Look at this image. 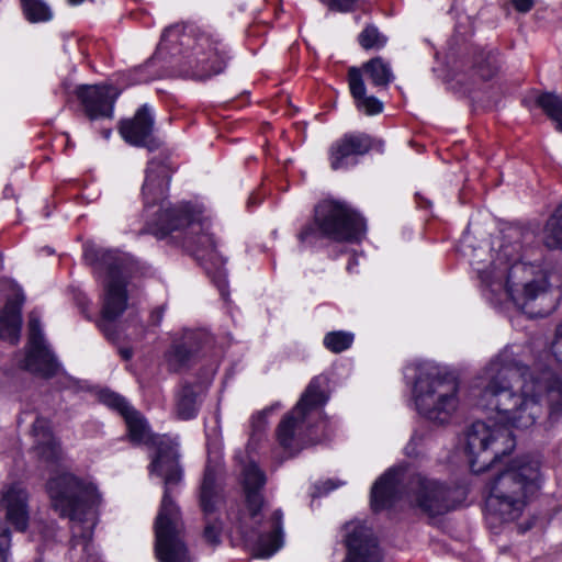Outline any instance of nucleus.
<instances>
[{
	"label": "nucleus",
	"mask_w": 562,
	"mask_h": 562,
	"mask_svg": "<svg viewBox=\"0 0 562 562\" xmlns=\"http://www.w3.org/2000/svg\"><path fill=\"white\" fill-rule=\"evenodd\" d=\"M338 485L335 484L331 480H328L326 481L324 484H323V488H324V493H328L333 490H335Z\"/></svg>",
	"instance_id": "obj_46"
},
{
	"label": "nucleus",
	"mask_w": 562,
	"mask_h": 562,
	"mask_svg": "<svg viewBox=\"0 0 562 562\" xmlns=\"http://www.w3.org/2000/svg\"><path fill=\"white\" fill-rule=\"evenodd\" d=\"M531 527H532V522H528L526 526L520 525V526L518 527V528H519V532L524 533V532H526L527 530H529Z\"/></svg>",
	"instance_id": "obj_47"
},
{
	"label": "nucleus",
	"mask_w": 562,
	"mask_h": 562,
	"mask_svg": "<svg viewBox=\"0 0 562 562\" xmlns=\"http://www.w3.org/2000/svg\"><path fill=\"white\" fill-rule=\"evenodd\" d=\"M404 473L392 468L382 474L371 488V507L374 512L390 508L403 497Z\"/></svg>",
	"instance_id": "obj_23"
},
{
	"label": "nucleus",
	"mask_w": 562,
	"mask_h": 562,
	"mask_svg": "<svg viewBox=\"0 0 562 562\" xmlns=\"http://www.w3.org/2000/svg\"><path fill=\"white\" fill-rule=\"evenodd\" d=\"M157 235L169 237L198 260L206 256L212 258L215 252L213 237L206 232L202 213L190 203H180L165 209L158 215Z\"/></svg>",
	"instance_id": "obj_9"
},
{
	"label": "nucleus",
	"mask_w": 562,
	"mask_h": 562,
	"mask_svg": "<svg viewBox=\"0 0 562 562\" xmlns=\"http://www.w3.org/2000/svg\"><path fill=\"white\" fill-rule=\"evenodd\" d=\"M46 490L53 509L60 517L71 521H82L86 512L98 502L97 487L78 476L61 472L52 476L46 483Z\"/></svg>",
	"instance_id": "obj_13"
},
{
	"label": "nucleus",
	"mask_w": 562,
	"mask_h": 562,
	"mask_svg": "<svg viewBox=\"0 0 562 562\" xmlns=\"http://www.w3.org/2000/svg\"><path fill=\"white\" fill-rule=\"evenodd\" d=\"M557 331H559V334L562 335V323L557 327Z\"/></svg>",
	"instance_id": "obj_49"
},
{
	"label": "nucleus",
	"mask_w": 562,
	"mask_h": 562,
	"mask_svg": "<svg viewBox=\"0 0 562 562\" xmlns=\"http://www.w3.org/2000/svg\"><path fill=\"white\" fill-rule=\"evenodd\" d=\"M353 334L342 330L327 333L324 337V346L334 353H339L351 347Z\"/></svg>",
	"instance_id": "obj_35"
},
{
	"label": "nucleus",
	"mask_w": 562,
	"mask_h": 562,
	"mask_svg": "<svg viewBox=\"0 0 562 562\" xmlns=\"http://www.w3.org/2000/svg\"><path fill=\"white\" fill-rule=\"evenodd\" d=\"M404 490L411 505L429 517L443 515L454 508L451 490L420 474L411 475Z\"/></svg>",
	"instance_id": "obj_15"
},
{
	"label": "nucleus",
	"mask_w": 562,
	"mask_h": 562,
	"mask_svg": "<svg viewBox=\"0 0 562 562\" xmlns=\"http://www.w3.org/2000/svg\"><path fill=\"white\" fill-rule=\"evenodd\" d=\"M154 126L153 112L147 104H143L132 119L120 122L119 131L127 144L155 151L160 148L162 143L154 135Z\"/></svg>",
	"instance_id": "obj_18"
},
{
	"label": "nucleus",
	"mask_w": 562,
	"mask_h": 562,
	"mask_svg": "<svg viewBox=\"0 0 562 562\" xmlns=\"http://www.w3.org/2000/svg\"><path fill=\"white\" fill-rule=\"evenodd\" d=\"M266 484L265 473L255 463H248L243 469V490L250 518L256 525L255 543L257 555L269 558L282 546V512L274 510L267 520H259L260 510L265 504L262 490Z\"/></svg>",
	"instance_id": "obj_11"
},
{
	"label": "nucleus",
	"mask_w": 562,
	"mask_h": 562,
	"mask_svg": "<svg viewBox=\"0 0 562 562\" xmlns=\"http://www.w3.org/2000/svg\"><path fill=\"white\" fill-rule=\"evenodd\" d=\"M544 244L550 249L562 248V204L555 209L546 224Z\"/></svg>",
	"instance_id": "obj_33"
},
{
	"label": "nucleus",
	"mask_w": 562,
	"mask_h": 562,
	"mask_svg": "<svg viewBox=\"0 0 562 562\" xmlns=\"http://www.w3.org/2000/svg\"><path fill=\"white\" fill-rule=\"evenodd\" d=\"M75 300H76V302H77L78 306L80 307L81 313H83V314L86 315V317H87L88 319H90V316L86 314V312H87V306H88V304H89V301H88L87 296H86L83 293L78 292V293H76V295H75Z\"/></svg>",
	"instance_id": "obj_43"
},
{
	"label": "nucleus",
	"mask_w": 562,
	"mask_h": 562,
	"mask_svg": "<svg viewBox=\"0 0 562 562\" xmlns=\"http://www.w3.org/2000/svg\"><path fill=\"white\" fill-rule=\"evenodd\" d=\"M514 8L522 13L531 10L533 7V0H512Z\"/></svg>",
	"instance_id": "obj_41"
},
{
	"label": "nucleus",
	"mask_w": 562,
	"mask_h": 562,
	"mask_svg": "<svg viewBox=\"0 0 562 562\" xmlns=\"http://www.w3.org/2000/svg\"><path fill=\"white\" fill-rule=\"evenodd\" d=\"M328 400L329 379L324 374L316 375L310 381L294 408L281 419L276 430L277 439L289 458L327 438V423L319 419L313 424L312 416H319V409Z\"/></svg>",
	"instance_id": "obj_4"
},
{
	"label": "nucleus",
	"mask_w": 562,
	"mask_h": 562,
	"mask_svg": "<svg viewBox=\"0 0 562 562\" xmlns=\"http://www.w3.org/2000/svg\"><path fill=\"white\" fill-rule=\"evenodd\" d=\"M540 488V462L522 456L514 459L492 482L486 498V519L491 526L520 517L527 501Z\"/></svg>",
	"instance_id": "obj_3"
},
{
	"label": "nucleus",
	"mask_w": 562,
	"mask_h": 562,
	"mask_svg": "<svg viewBox=\"0 0 562 562\" xmlns=\"http://www.w3.org/2000/svg\"><path fill=\"white\" fill-rule=\"evenodd\" d=\"M35 562H42V560H41V559H38V560H36Z\"/></svg>",
	"instance_id": "obj_50"
},
{
	"label": "nucleus",
	"mask_w": 562,
	"mask_h": 562,
	"mask_svg": "<svg viewBox=\"0 0 562 562\" xmlns=\"http://www.w3.org/2000/svg\"><path fill=\"white\" fill-rule=\"evenodd\" d=\"M157 50L158 54L167 52L172 56L191 50V54L186 56L182 75L196 80H205L221 74L228 59L225 45L214 34L180 25L165 29Z\"/></svg>",
	"instance_id": "obj_5"
},
{
	"label": "nucleus",
	"mask_w": 562,
	"mask_h": 562,
	"mask_svg": "<svg viewBox=\"0 0 562 562\" xmlns=\"http://www.w3.org/2000/svg\"><path fill=\"white\" fill-rule=\"evenodd\" d=\"M521 246L518 243L503 244L497 250L496 258L488 267L482 265V261H471V265L479 273V278L487 286L492 288L493 292L504 291L505 295L512 299L516 305L525 308L527 304L538 296L546 294L547 282L546 280H532L522 285V292L519 296L515 286L517 285L513 279L517 270L525 269V266L519 265L521 260L520 254Z\"/></svg>",
	"instance_id": "obj_10"
},
{
	"label": "nucleus",
	"mask_w": 562,
	"mask_h": 562,
	"mask_svg": "<svg viewBox=\"0 0 562 562\" xmlns=\"http://www.w3.org/2000/svg\"><path fill=\"white\" fill-rule=\"evenodd\" d=\"M214 282L216 283L222 296L225 299L227 295V291H226V282H225L224 274L222 273V271H220V270L216 271V276H214Z\"/></svg>",
	"instance_id": "obj_42"
},
{
	"label": "nucleus",
	"mask_w": 562,
	"mask_h": 562,
	"mask_svg": "<svg viewBox=\"0 0 562 562\" xmlns=\"http://www.w3.org/2000/svg\"><path fill=\"white\" fill-rule=\"evenodd\" d=\"M222 469L220 463L209 460L205 464L202 481L198 492L199 507L203 513V540L216 547L221 543L222 521L215 516L223 503V488L220 483Z\"/></svg>",
	"instance_id": "obj_14"
},
{
	"label": "nucleus",
	"mask_w": 562,
	"mask_h": 562,
	"mask_svg": "<svg viewBox=\"0 0 562 562\" xmlns=\"http://www.w3.org/2000/svg\"><path fill=\"white\" fill-rule=\"evenodd\" d=\"M366 233L364 218L350 205L337 200H324L314 207L313 220L302 226L297 239L314 246L321 239L359 243Z\"/></svg>",
	"instance_id": "obj_7"
},
{
	"label": "nucleus",
	"mask_w": 562,
	"mask_h": 562,
	"mask_svg": "<svg viewBox=\"0 0 562 562\" xmlns=\"http://www.w3.org/2000/svg\"><path fill=\"white\" fill-rule=\"evenodd\" d=\"M516 446L508 426H491L485 422L472 423L465 431V452L470 469L479 474L499 458L509 454Z\"/></svg>",
	"instance_id": "obj_12"
},
{
	"label": "nucleus",
	"mask_w": 562,
	"mask_h": 562,
	"mask_svg": "<svg viewBox=\"0 0 562 562\" xmlns=\"http://www.w3.org/2000/svg\"><path fill=\"white\" fill-rule=\"evenodd\" d=\"M347 554L344 562H382V552L373 531L360 522L345 525Z\"/></svg>",
	"instance_id": "obj_17"
},
{
	"label": "nucleus",
	"mask_w": 562,
	"mask_h": 562,
	"mask_svg": "<svg viewBox=\"0 0 562 562\" xmlns=\"http://www.w3.org/2000/svg\"><path fill=\"white\" fill-rule=\"evenodd\" d=\"M176 168L168 156L155 157L148 161L142 194L146 206L155 205L167 196L171 175Z\"/></svg>",
	"instance_id": "obj_20"
},
{
	"label": "nucleus",
	"mask_w": 562,
	"mask_h": 562,
	"mask_svg": "<svg viewBox=\"0 0 562 562\" xmlns=\"http://www.w3.org/2000/svg\"><path fill=\"white\" fill-rule=\"evenodd\" d=\"M27 327L30 350L25 358V369L46 379L56 375L60 364L45 344L41 321L35 312L30 313Z\"/></svg>",
	"instance_id": "obj_16"
},
{
	"label": "nucleus",
	"mask_w": 562,
	"mask_h": 562,
	"mask_svg": "<svg viewBox=\"0 0 562 562\" xmlns=\"http://www.w3.org/2000/svg\"><path fill=\"white\" fill-rule=\"evenodd\" d=\"M348 83L355 104L359 111L367 115H375L383 111V103L375 97L366 94V85L361 70L358 67L348 69Z\"/></svg>",
	"instance_id": "obj_27"
},
{
	"label": "nucleus",
	"mask_w": 562,
	"mask_h": 562,
	"mask_svg": "<svg viewBox=\"0 0 562 562\" xmlns=\"http://www.w3.org/2000/svg\"><path fill=\"white\" fill-rule=\"evenodd\" d=\"M386 40V36L380 33L374 25H368L358 36L359 44L364 49L381 48L385 45Z\"/></svg>",
	"instance_id": "obj_36"
},
{
	"label": "nucleus",
	"mask_w": 562,
	"mask_h": 562,
	"mask_svg": "<svg viewBox=\"0 0 562 562\" xmlns=\"http://www.w3.org/2000/svg\"><path fill=\"white\" fill-rule=\"evenodd\" d=\"M24 300L23 293H16L14 297L7 301L0 315V338L12 345H15L20 339L21 311Z\"/></svg>",
	"instance_id": "obj_26"
},
{
	"label": "nucleus",
	"mask_w": 562,
	"mask_h": 562,
	"mask_svg": "<svg viewBox=\"0 0 562 562\" xmlns=\"http://www.w3.org/2000/svg\"><path fill=\"white\" fill-rule=\"evenodd\" d=\"M92 530L83 528L81 524L72 527V537L70 539V554L78 555L80 560L89 561L92 558Z\"/></svg>",
	"instance_id": "obj_31"
},
{
	"label": "nucleus",
	"mask_w": 562,
	"mask_h": 562,
	"mask_svg": "<svg viewBox=\"0 0 562 562\" xmlns=\"http://www.w3.org/2000/svg\"><path fill=\"white\" fill-rule=\"evenodd\" d=\"M501 69V63L497 53L494 50L479 49L473 54L472 71L482 81H488L495 78Z\"/></svg>",
	"instance_id": "obj_29"
},
{
	"label": "nucleus",
	"mask_w": 562,
	"mask_h": 562,
	"mask_svg": "<svg viewBox=\"0 0 562 562\" xmlns=\"http://www.w3.org/2000/svg\"><path fill=\"white\" fill-rule=\"evenodd\" d=\"M83 256L87 262L106 272L101 317L97 325L104 336L111 340L119 339L115 321L127 307V280L136 271V263L125 254L103 250L87 244Z\"/></svg>",
	"instance_id": "obj_6"
},
{
	"label": "nucleus",
	"mask_w": 562,
	"mask_h": 562,
	"mask_svg": "<svg viewBox=\"0 0 562 562\" xmlns=\"http://www.w3.org/2000/svg\"><path fill=\"white\" fill-rule=\"evenodd\" d=\"M121 91L113 86H79L76 95L90 120L111 119L114 103Z\"/></svg>",
	"instance_id": "obj_19"
},
{
	"label": "nucleus",
	"mask_w": 562,
	"mask_h": 562,
	"mask_svg": "<svg viewBox=\"0 0 562 562\" xmlns=\"http://www.w3.org/2000/svg\"><path fill=\"white\" fill-rule=\"evenodd\" d=\"M331 11H351L357 0H322Z\"/></svg>",
	"instance_id": "obj_39"
},
{
	"label": "nucleus",
	"mask_w": 562,
	"mask_h": 562,
	"mask_svg": "<svg viewBox=\"0 0 562 562\" xmlns=\"http://www.w3.org/2000/svg\"><path fill=\"white\" fill-rule=\"evenodd\" d=\"M459 383L453 373L431 364L417 368L413 396L418 413L430 422L442 425L456 412Z\"/></svg>",
	"instance_id": "obj_8"
},
{
	"label": "nucleus",
	"mask_w": 562,
	"mask_h": 562,
	"mask_svg": "<svg viewBox=\"0 0 562 562\" xmlns=\"http://www.w3.org/2000/svg\"><path fill=\"white\" fill-rule=\"evenodd\" d=\"M123 418L134 445L155 447L149 472L164 480L165 491L154 522L156 557L160 562H192L184 540L182 514L171 496L172 487L179 485L183 476L177 443L166 436L150 434L146 419L134 407Z\"/></svg>",
	"instance_id": "obj_2"
},
{
	"label": "nucleus",
	"mask_w": 562,
	"mask_h": 562,
	"mask_svg": "<svg viewBox=\"0 0 562 562\" xmlns=\"http://www.w3.org/2000/svg\"><path fill=\"white\" fill-rule=\"evenodd\" d=\"M32 436L34 438V450L37 457L47 462L55 463L60 457V448L56 441L49 423L43 417H37L32 425Z\"/></svg>",
	"instance_id": "obj_25"
},
{
	"label": "nucleus",
	"mask_w": 562,
	"mask_h": 562,
	"mask_svg": "<svg viewBox=\"0 0 562 562\" xmlns=\"http://www.w3.org/2000/svg\"><path fill=\"white\" fill-rule=\"evenodd\" d=\"M11 532L0 524V562H8L10 557Z\"/></svg>",
	"instance_id": "obj_38"
},
{
	"label": "nucleus",
	"mask_w": 562,
	"mask_h": 562,
	"mask_svg": "<svg viewBox=\"0 0 562 562\" xmlns=\"http://www.w3.org/2000/svg\"><path fill=\"white\" fill-rule=\"evenodd\" d=\"M372 148V138L364 133H347L329 148L330 167L334 170L355 166L358 157Z\"/></svg>",
	"instance_id": "obj_21"
},
{
	"label": "nucleus",
	"mask_w": 562,
	"mask_h": 562,
	"mask_svg": "<svg viewBox=\"0 0 562 562\" xmlns=\"http://www.w3.org/2000/svg\"><path fill=\"white\" fill-rule=\"evenodd\" d=\"M552 356L557 362L562 367V335L555 331V338L551 346Z\"/></svg>",
	"instance_id": "obj_40"
},
{
	"label": "nucleus",
	"mask_w": 562,
	"mask_h": 562,
	"mask_svg": "<svg viewBox=\"0 0 562 562\" xmlns=\"http://www.w3.org/2000/svg\"><path fill=\"white\" fill-rule=\"evenodd\" d=\"M356 265H357L356 258L351 257V259H350V261H349V263L347 266V270L350 271L352 269V267L356 266Z\"/></svg>",
	"instance_id": "obj_48"
},
{
	"label": "nucleus",
	"mask_w": 562,
	"mask_h": 562,
	"mask_svg": "<svg viewBox=\"0 0 562 562\" xmlns=\"http://www.w3.org/2000/svg\"><path fill=\"white\" fill-rule=\"evenodd\" d=\"M361 74L375 87L386 88L394 79L391 66L382 57H374L362 64Z\"/></svg>",
	"instance_id": "obj_30"
},
{
	"label": "nucleus",
	"mask_w": 562,
	"mask_h": 562,
	"mask_svg": "<svg viewBox=\"0 0 562 562\" xmlns=\"http://www.w3.org/2000/svg\"><path fill=\"white\" fill-rule=\"evenodd\" d=\"M200 407L199 393L195 385L183 383L176 395V414L182 420H189L198 415Z\"/></svg>",
	"instance_id": "obj_28"
},
{
	"label": "nucleus",
	"mask_w": 562,
	"mask_h": 562,
	"mask_svg": "<svg viewBox=\"0 0 562 562\" xmlns=\"http://www.w3.org/2000/svg\"><path fill=\"white\" fill-rule=\"evenodd\" d=\"M536 104L554 122L555 128L562 133V98L554 92H543L536 99Z\"/></svg>",
	"instance_id": "obj_32"
},
{
	"label": "nucleus",
	"mask_w": 562,
	"mask_h": 562,
	"mask_svg": "<svg viewBox=\"0 0 562 562\" xmlns=\"http://www.w3.org/2000/svg\"><path fill=\"white\" fill-rule=\"evenodd\" d=\"M100 398L103 404L117 411L122 417L133 408L123 396L111 391L101 392Z\"/></svg>",
	"instance_id": "obj_37"
},
{
	"label": "nucleus",
	"mask_w": 562,
	"mask_h": 562,
	"mask_svg": "<svg viewBox=\"0 0 562 562\" xmlns=\"http://www.w3.org/2000/svg\"><path fill=\"white\" fill-rule=\"evenodd\" d=\"M164 315V308L157 307L150 314V322L153 325L157 326L160 324Z\"/></svg>",
	"instance_id": "obj_44"
},
{
	"label": "nucleus",
	"mask_w": 562,
	"mask_h": 562,
	"mask_svg": "<svg viewBox=\"0 0 562 562\" xmlns=\"http://www.w3.org/2000/svg\"><path fill=\"white\" fill-rule=\"evenodd\" d=\"M1 503L7 509V519L19 531L29 522L27 493L19 484L11 485L2 495Z\"/></svg>",
	"instance_id": "obj_24"
},
{
	"label": "nucleus",
	"mask_w": 562,
	"mask_h": 562,
	"mask_svg": "<svg viewBox=\"0 0 562 562\" xmlns=\"http://www.w3.org/2000/svg\"><path fill=\"white\" fill-rule=\"evenodd\" d=\"M120 355L124 360H130L133 357V350L131 348H121Z\"/></svg>",
	"instance_id": "obj_45"
},
{
	"label": "nucleus",
	"mask_w": 562,
	"mask_h": 562,
	"mask_svg": "<svg viewBox=\"0 0 562 562\" xmlns=\"http://www.w3.org/2000/svg\"><path fill=\"white\" fill-rule=\"evenodd\" d=\"M473 395L477 405L494 409L503 424L529 428L544 414L543 398L550 414L562 408V380L548 367L532 369L513 358L505 349L477 376Z\"/></svg>",
	"instance_id": "obj_1"
},
{
	"label": "nucleus",
	"mask_w": 562,
	"mask_h": 562,
	"mask_svg": "<svg viewBox=\"0 0 562 562\" xmlns=\"http://www.w3.org/2000/svg\"><path fill=\"white\" fill-rule=\"evenodd\" d=\"M206 334L203 331H188L182 338L172 344L166 352L167 367L170 372H180L188 369L198 352L206 341Z\"/></svg>",
	"instance_id": "obj_22"
},
{
	"label": "nucleus",
	"mask_w": 562,
	"mask_h": 562,
	"mask_svg": "<svg viewBox=\"0 0 562 562\" xmlns=\"http://www.w3.org/2000/svg\"><path fill=\"white\" fill-rule=\"evenodd\" d=\"M23 13L32 23L46 22L53 16L49 7L43 0H21Z\"/></svg>",
	"instance_id": "obj_34"
}]
</instances>
